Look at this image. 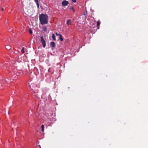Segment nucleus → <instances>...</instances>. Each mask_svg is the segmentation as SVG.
<instances>
[{"mask_svg": "<svg viewBox=\"0 0 148 148\" xmlns=\"http://www.w3.org/2000/svg\"><path fill=\"white\" fill-rule=\"evenodd\" d=\"M48 16L47 15L41 14L40 15V21L42 25L48 24Z\"/></svg>", "mask_w": 148, "mask_h": 148, "instance_id": "f257e3e1", "label": "nucleus"}, {"mask_svg": "<svg viewBox=\"0 0 148 148\" xmlns=\"http://www.w3.org/2000/svg\"><path fill=\"white\" fill-rule=\"evenodd\" d=\"M40 39L41 43L43 47L44 48H45L46 46V42L43 39L42 36L40 37Z\"/></svg>", "mask_w": 148, "mask_h": 148, "instance_id": "f03ea898", "label": "nucleus"}, {"mask_svg": "<svg viewBox=\"0 0 148 148\" xmlns=\"http://www.w3.org/2000/svg\"><path fill=\"white\" fill-rule=\"evenodd\" d=\"M62 3L63 6H65L69 4V2L68 1L64 0L62 2Z\"/></svg>", "mask_w": 148, "mask_h": 148, "instance_id": "7ed1b4c3", "label": "nucleus"}, {"mask_svg": "<svg viewBox=\"0 0 148 148\" xmlns=\"http://www.w3.org/2000/svg\"><path fill=\"white\" fill-rule=\"evenodd\" d=\"M50 45L52 48H54L55 47V44L53 42H50Z\"/></svg>", "mask_w": 148, "mask_h": 148, "instance_id": "20e7f679", "label": "nucleus"}, {"mask_svg": "<svg viewBox=\"0 0 148 148\" xmlns=\"http://www.w3.org/2000/svg\"><path fill=\"white\" fill-rule=\"evenodd\" d=\"M66 24L68 25H70L71 24V21L70 19L69 20L66 22Z\"/></svg>", "mask_w": 148, "mask_h": 148, "instance_id": "39448f33", "label": "nucleus"}, {"mask_svg": "<svg viewBox=\"0 0 148 148\" xmlns=\"http://www.w3.org/2000/svg\"><path fill=\"white\" fill-rule=\"evenodd\" d=\"M8 63H5V64H4L3 66V68L4 69H6L7 68V66L8 65Z\"/></svg>", "mask_w": 148, "mask_h": 148, "instance_id": "423d86ee", "label": "nucleus"}, {"mask_svg": "<svg viewBox=\"0 0 148 148\" xmlns=\"http://www.w3.org/2000/svg\"><path fill=\"white\" fill-rule=\"evenodd\" d=\"M34 0L36 3L37 7L39 8V2H38L39 0Z\"/></svg>", "mask_w": 148, "mask_h": 148, "instance_id": "0eeeda50", "label": "nucleus"}, {"mask_svg": "<svg viewBox=\"0 0 148 148\" xmlns=\"http://www.w3.org/2000/svg\"><path fill=\"white\" fill-rule=\"evenodd\" d=\"M52 39L53 40H56V37L55 35L54 34H53L52 35Z\"/></svg>", "mask_w": 148, "mask_h": 148, "instance_id": "6e6552de", "label": "nucleus"}, {"mask_svg": "<svg viewBox=\"0 0 148 148\" xmlns=\"http://www.w3.org/2000/svg\"><path fill=\"white\" fill-rule=\"evenodd\" d=\"M41 129H42V132H44V125H42L41 126Z\"/></svg>", "mask_w": 148, "mask_h": 148, "instance_id": "1a4fd4ad", "label": "nucleus"}, {"mask_svg": "<svg viewBox=\"0 0 148 148\" xmlns=\"http://www.w3.org/2000/svg\"><path fill=\"white\" fill-rule=\"evenodd\" d=\"M59 38L60 39V40L61 41H63V38L62 37V36L61 34L60 35Z\"/></svg>", "mask_w": 148, "mask_h": 148, "instance_id": "9d476101", "label": "nucleus"}, {"mask_svg": "<svg viewBox=\"0 0 148 148\" xmlns=\"http://www.w3.org/2000/svg\"><path fill=\"white\" fill-rule=\"evenodd\" d=\"M43 30L44 31L46 32L47 30V27L45 26H43L42 27Z\"/></svg>", "mask_w": 148, "mask_h": 148, "instance_id": "9b49d317", "label": "nucleus"}, {"mask_svg": "<svg viewBox=\"0 0 148 148\" xmlns=\"http://www.w3.org/2000/svg\"><path fill=\"white\" fill-rule=\"evenodd\" d=\"M29 33L31 34H32V29H31V28H30L29 29Z\"/></svg>", "mask_w": 148, "mask_h": 148, "instance_id": "f8f14e48", "label": "nucleus"}, {"mask_svg": "<svg viewBox=\"0 0 148 148\" xmlns=\"http://www.w3.org/2000/svg\"><path fill=\"white\" fill-rule=\"evenodd\" d=\"M6 48L8 50H10L11 49L10 47L8 45L6 46Z\"/></svg>", "mask_w": 148, "mask_h": 148, "instance_id": "ddd939ff", "label": "nucleus"}, {"mask_svg": "<svg viewBox=\"0 0 148 148\" xmlns=\"http://www.w3.org/2000/svg\"><path fill=\"white\" fill-rule=\"evenodd\" d=\"M100 22L99 21H97V27H99L100 25Z\"/></svg>", "mask_w": 148, "mask_h": 148, "instance_id": "4468645a", "label": "nucleus"}, {"mask_svg": "<svg viewBox=\"0 0 148 148\" xmlns=\"http://www.w3.org/2000/svg\"><path fill=\"white\" fill-rule=\"evenodd\" d=\"M21 52L22 53H25L24 47H23L22 48V49L21 50Z\"/></svg>", "mask_w": 148, "mask_h": 148, "instance_id": "2eb2a0df", "label": "nucleus"}, {"mask_svg": "<svg viewBox=\"0 0 148 148\" xmlns=\"http://www.w3.org/2000/svg\"><path fill=\"white\" fill-rule=\"evenodd\" d=\"M70 9L71 10H73V12H75V10H74V8L73 7H72L71 8H70Z\"/></svg>", "mask_w": 148, "mask_h": 148, "instance_id": "dca6fc26", "label": "nucleus"}, {"mask_svg": "<svg viewBox=\"0 0 148 148\" xmlns=\"http://www.w3.org/2000/svg\"><path fill=\"white\" fill-rule=\"evenodd\" d=\"M56 35L57 36H60V35L61 34H58L57 33H55Z\"/></svg>", "mask_w": 148, "mask_h": 148, "instance_id": "f3484780", "label": "nucleus"}, {"mask_svg": "<svg viewBox=\"0 0 148 148\" xmlns=\"http://www.w3.org/2000/svg\"><path fill=\"white\" fill-rule=\"evenodd\" d=\"M71 0L74 3L76 1V0Z\"/></svg>", "mask_w": 148, "mask_h": 148, "instance_id": "a211bd4d", "label": "nucleus"}, {"mask_svg": "<svg viewBox=\"0 0 148 148\" xmlns=\"http://www.w3.org/2000/svg\"><path fill=\"white\" fill-rule=\"evenodd\" d=\"M4 83V82L3 81H1L0 84H2Z\"/></svg>", "mask_w": 148, "mask_h": 148, "instance_id": "6ab92c4d", "label": "nucleus"}, {"mask_svg": "<svg viewBox=\"0 0 148 148\" xmlns=\"http://www.w3.org/2000/svg\"><path fill=\"white\" fill-rule=\"evenodd\" d=\"M1 11H3V10H4V8H2V9H1Z\"/></svg>", "mask_w": 148, "mask_h": 148, "instance_id": "aec40b11", "label": "nucleus"}, {"mask_svg": "<svg viewBox=\"0 0 148 148\" xmlns=\"http://www.w3.org/2000/svg\"><path fill=\"white\" fill-rule=\"evenodd\" d=\"M2 86V85H0V89H1V86Z\"/></svg>", "mask_w": 148, "mask_h": 148, "instance_id": "412c9836", "label": "nucleus"}]
</instances>
